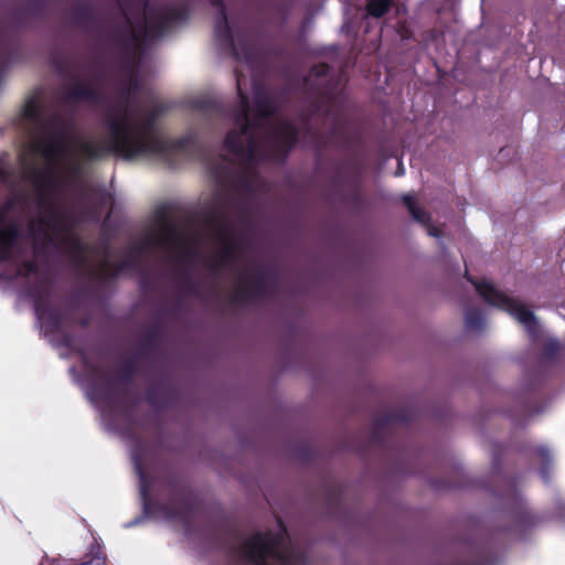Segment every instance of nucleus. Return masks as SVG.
I'll return each mask as SVG.
<instances>
[{
  "mask_svg": "<svg viewBox=\"0 0 565 565\" xmlns=\"http://www.w3.org/2000/svg\"><path fill=\"white\" fill-rule=\"evenodd\" d=\"M341 201L356 212L361 211L364 206V195L359 185L353 186L349 193L342 194Z\"/></svg>",
  "mask_w": 565,
  "mask_h": 565,
  "instance_id": "nucleus-27",
  "label": "nucleus"
},
{
  "mask_svg": "<svg viewBox=\"0 0 565 565\" xmlns=\"http://www.w3.org/2000/svg\"><path fill=\"white\" fill-rule=\"evenodd\" d=\"M138 92L139 89L135 90L134 86L130 84V78H128V84L120 90V102L116 107H111L108 110H115V113L120 116L125 113V106L128 108V98Z\"/></svg>",
  "mask_w": 565,
  "mask_h": 565,
  "instance_id": "nucleus-33",
  "label": "nucleus"
},
{
  "mask_svg": "<svg viewBox=\"0 0 565 565\" xmlns=\"http://www.w3.org/2000/svg\"><path fill=\"white\" fill-rule=\"evenodd\" d=\"M415 418V413L409 407H401L387 412L377 417L371 429V440L375 444H384L386 435L395 424H408Z\"/></svg>",
  "mask_w": 565,
  "mask_h": 565,
  "instance_id": "nucleus-13",
  "label": "nucleus"
},
{
  "mask_svg": "<svg viewBox=\"0 0 565 565\" xmlns=\"http://www.w3.org/2000/svg\"><path fill=\"white\" fill-rule=\"evenodd\" d=\"M73 22L83 30L92 29L97 22L94 8L88 2L77 3L72 10Z\"/></svg>",
  "mask_w": 565,
  "mask_h": 565,
  "instance_id": "nucleus-18",
  "label": "nucleus"
},
{
  "mask_svg": "<svg viewBox=\"0 0 565 565\" xmlns=\"http://www.w3.org/2000/svg\"><path fill=\"white\" fill-rule=\"evenodd\" d=\"M103 204V200H100L98 203L96 204H93L92 206L88 207V214L95 218V220H98L99 216H100V206Z\"/></svg>",
  "mask_w": 565,
  "mask_h": 565,
  "instance_id": "nucleus-42",
  "label": "nucleus"
},
{
  "mask_svg": "<svg viewBox=\"0 0 565 565\" xmlns=\"http://www.w3.org/2000/svg\"><path fill=\"white\" fill-rule=\"evenodd\" d=\"M214 38L218 45L228 51L235 60L249 61L253 55V46L246 36L238 35L235 42L227 17L216 18L214 22Z\"/></svg>",
  "mask_w": 565,
  "mask_h": 565,
  "instance_id": "nucleus-11",
  "label": "nucleus"
},
{
  "mask_svg": "<svg viewBox=\"0 0 565 565\" xmlns=\"http://www.w3.org/2000/svg\"><path fill=\"white\" fill-rule=\"evenodd\" d=\"M13 206V201L10 200L8 201L2 207H0V222H3L4 221V217H6V214L7 212L12 209Z\"/></svg>",
  "mask_w": 565,
  "mask_h": 565,
  "instance_id": "nucleus-46",
  "label": "nucleus"
},
{
  "mask_svg": "<svg viewBox=\"0 0 565 565\" xmlns=\"http://www.w3.org/2000/svg\"><path fill=\"white\" fill-rule=\"evenodd\" d=\"M236 183H237V186L241 189H248L250 185L249 179L243 173H239L236 177Z\"/></svg>",
  "mask_w": 565,
  "mask_h": 565,
  "instance_id": "nucleus-43",
  "label": "nucleus"
},
{
  "mask_svg": "<svg viewBox=\"0 0 565 565\" xmlns=\"http://www.w3.org/2000/svg\"><path fill=\"white\" fill-rule=\"evenodd\" d=\"M255 277L249 280L244 275L238 277L235 291L230 298L234 305H249L262 300L269 295V280L271 274L263 267L254 269Z\"/></svg>",
  "mask_w": 565,
  "mask_h": 565,
  "instance_id": "nucleus-10",
  "label": "nucleus"
},
{
  "mask_svg": "<svg viewBox=\"0 0 565 565\" xmlns=\"http://www.w3.org/2000/svg\"><path fill=\"white\" fill-rule=\"evenodd\" d=\"M403 203L407 207L412 217L422 224H427L430 221V216L417 205L415 198L412 194L403 195Z\"/></svg>",
  "mask_w": 565,
  "mask_h": 565,
  "instance_id": "nucleus-24",
  "label": "nucleus"
},
{
  "mask_svg": "<svg viewBox=\"0 0 565 565\" xmlns=\"http://www.w3.org/2000/svg\"><path fill=\"white\" fill-rule=\"evenodd\" d=\"M127 34L116 32L111 35L110 39L118 46H121L125 50V53H136V45L140 42L141 38L143 36V30L141 25H139V28L136 29L129 19H127Z\"/></svg>",
  "mask_w": 565,
  "mask_h": 565,
  "instance_id": "nucleus-17",
  "label": "nucleus"
},
{
  "mask_svg": "<svg viewBox=\"0 0 565 565\" xmlns=\"http://www.w3.org/2000/svg\"><path fill=\"white\" fill-rule=\"evenodd\" d=\"M39 271V265L35 260H23L17 268V276L28 278Z\"/></svg>",
  "mask_w": 565,
  "mask_h": 565,
  "instance_id": "nucleus-37",
  "label": "nucleus"
},
{
  "mask_svg": "<svg viewBox=\"0 0 565 565\" xmlns=\"http://www.w3.org/2000/svg\"><path fill=\"white\" fill-rule=\"evenodd\" d=\"M41 138L68 145L71 141V134L68 131V125L64 126L62 128L45 132V134L41 135Z\"/></svg>",
  "mask_w": 565,
  "mask_h": 565,
  "instance_id": "nucleus-36",
  "label": "nucleus"
},
{
  "mask_svg": "<svg viewBox=\"0 0 565 565\" xmlns=\"http://www.w3.org/2000/svg\"><path fill=\"white\" fill-rule=\"evenodd\" d=\"M465 326L467 330L479 331L484 327V318L479 308L471 307L465 311Z\"/></svg>",
  "mask_w": 565,
  "mask_h": 565,
  "instance_id": "nucleus-25",
  "label": "nucleus"
},
{
  "mask_svg": "<svg viewBox=\"0 0 565 565\" xmlns=\"http://www.w3.org/2000/svg\"><path fill=\"white\" fill-rule=\"evenodd\" d=\"M254 105L256 110L255 119L260 124L263 120L273 117L277 111L274 99L264 92L255 94Z\"/></svg>",
  "mask_w": 565,
  "mask_h": 565,
  "instance_id": "nucleus-19",
  "label": "nucleus"
},
{
  "mask_svg": "<svg viewBox=\"0 0 565 565\" xmlns=\"http://www.w3.org/2000/svg\"><path fill=\"white\" fill-rule=\"evenodd\" d=\"M34 299V310L39 320L44 321L46 333H61L64 324L62 311L54 308L49 302V291L41 287H35L32 291Z\"/></svg>",
  "mask_w": 565,
  "mask_h": 565,
  "instance_id": "nucleus-12",
  "label": "nucleus"
},
{
  "mask_svg": "<svg viewBox=\"0 0 565 565\" xmlns=\"http://www.w3.org/2000/svg\"><path fill=\"white\" fill-rule=\"evenodd\" d=\"M89 317H84V318H81L78 320V324L82 327V328H86L88 324H89Z\"/></svg>",
  "mask_w": 565,
  "mask_h": 565,
  "instance_id": "nucleus-49",
  "label": "nucleus"
},
{
  "mask_svg": "<svg viewBox=\"0 0 565 565\" xmlns=\"http://www.w3.org/2000/svg\"><path fill=\"white\" fill-rule=\"evenodd\" d=\"M428 234L434 237H439L441 235V231L435 226L428 228Z\"/></svg>",
  "mask_w": 565,
  "mask_h": 565,
  "instance_id": "nucleus-48",
  "label": "nucleus"
},
{
  "mask_svg": "<svg viewBox=\"0 0 565 565\" xmlns=\"http://www.w3.org/2000/svg\"><path fill=\"white\" fill-rule=\"evenodd\" d=\"M204 223L215 233L222 245L217 257L207 263L211 274L217 278L223 268H228L242 260V245L234 237L232 224L223 209L216 207L210 211L204 217Z\"/></svg>",
  "mask_w": 565,
  "mask_h": 565,
  "instance_id": "nucleus-4",
  "label": "nucleus"
},
{
  "mask_svg": "<svg viewBox=\"0 0 565 565\" xmlns=\"http://www.w3.org/2000/svg\"><path fill=\"white\" fill-rule=\"evenodd\" d=\"M39 147L42 150L43 157L51 161L63 158L68 150V145L57 141H51L40 138L38 141Z\"/></svg>",
  "mask_w": 565,
  "mask_h": 565,
  "instance_id": "nucleus-20",
  "label": "nucleus"
},
{
  "mask_svg": "<svg viewBox=\"0 0 565 565\" xmlns=\"http://www.w3.org/2000/svg\"><path fill=\"white\" fill-rule=\"evenodd\" d=\"M210 1H211L212 7L217 9L216 18L227 17L224 0H210Z\"/></svg>",
  "mask_w": 565,
  "mask_h": 565,
  "instance_id": "nucleus-41",
  "label": "nucleus"
},
{
  "mask_svg": "<svg viewBox=\"0 0 565 565\" xmlns=\"http://www.w3.org/2000/svg\"><path fill=\"white\" fill-rule=\"evenodd\" d=\"M22 116L36 126H44V109L35 97H31L25 102L22 108Z\"/></svg>",
  "mask_w": 565,
  "mask_h": 565,
  "instance_id": "nucleus-21",
  "label": "nucleus"
},
{
  "mask_svg": "<svg viewBox=\"0 0 565 565\" xmlns=\"http://www.w3.org/2000/svg\"><path fill=\"white\" fill-rule=\"evenodd\" d=\"M330 70L331 68L328 63H319L312 66L311 74L315 75L316 77H324L329 75Z\"/></svg>",
  "mask_w": 565,
  "mask_h": 565,
  "instance_id": "nucleus-40",
  "label": "nucleus"
},
{
  "mask_svg": "<svg viewBox=\"0 0 565 565\" xmlns=\"http://www.w3.org/2000/svg\"><path fill=\"white\" fill-rule=\"evenodd\" d=\"M179 242L180 237L175 225L166 221L162 224L161 232L146 238L139 246L134 247L130 250L129 257L127 259L117 263H110L107 259L104 260L100 267L93 273L94 278L98 281L113 280L117 278L124 270L135 268L137 266L139 256L149 246L168 248L172 244Z\"/></svg>",
  "mask_w": 565,
  "mask_h": 565,
  "instance_id": "nucleus-7",
  "label": "nucleus"
},
{
  "mask_svg": "<svg viewBox=\"0 0 565 565\" xmlns=\"http://www.w3.org/2000/svg\"><path fill=\"white\" fill-rule=\"evenodd\" d=\"M145 398L147 403L154 408H166L168 406L167 392L159 385H151L148 387Z\"/></svg>",
  "mask_w": 565,
  "mask_h": 565,
  "instance_id": "nucleus-22",
  "label": "nucleus"
},
{
  "mask_svg": "<svg viewBox=\"0 0 565 565\" xmlns=\"http://www.w3.org/2000/svg\"><path fill=\"white\" fill-rule=\"evenodd\" d=\"M63 244L78 257L79 262L84 263V254L86 246L77 235H67L63 238Z\"/></svg>",
  "mask_w": 565,
  "mask_h": 565,
  "instance_id": "nucleus-31",
  "label": "nucleus"
},
{
  "mask_svg": "<svg viewBox=\"0 0 565 565\" xmlns=\"http://www.w3.org/2000/svg\"><path fill=\"white\" fill-rule=\"evenodd\" d=\"M135 469L139 478V492L143 512L147 515L161 514L169 521H179L189 527L192 523L196 502L191 489L177 476L166 479L170 497L161 502L151 498L152 481L139 455L134 456Z\"/></svg>",
  "mask_w": 565,
  "mask_h": 565,
  "instance_id": "nucleus-3",
  "label": "nucleus"
},
{
  "mask_svg": "<svg viewBox=\"0 0 565 565\" xmlns=\"http://www.w3.org/2000/svg\"><path fill=\"white\" fill-rule=\"evenodd\" d=\"M159 337L160 330L158 327L148 329L141 338L138 355H146L152 352L156 348Z\"/></svg>",
  "mask_w": 565,
  "mask_h": 565,
  "instance_id": "nucleus-26",
  "label": "nucleus"
},
{
  "mask_svg": "<svg viewBox=\"0 0 565 565\" xmlns=\"http://www.w3.org/2000/svg\"><path fill=\"white\" fill-rule=\"evenodd\" d=\"M234 124L238 128L226 134L224 146L246 169L258 162H284L299 140L300 129L288 120L270 127L263 140L256 137L262 124L255 118Z\"/></svg>",
  "mask_w": 565,
  "mask_h": 565,
  "instance_id": "nucleus-2",
  "label": "nucleus"
},
{
  "mask_svg": "<svg viewBox=\"0 0 565 565\" xmlns=\"http://www.w3.org/2000/svg\"><path fill=\"white\" fill-rule=\"evenodd\" d=\"M67 126V122L58 115L44 116V126H38L41 135Z\"/></svg>",
  "mask_w": 565,
  "mask_h": 565,
  "instance_id": "nucleus-35",
  "label": "nucleus"
},
{
  "mask_svg": "<svg viewBox=\"0 0 565 565\" xmlns=\"http://www.w3.org/2000/svg\"><path fill=\"white\" fill-rule=\"evenodd\" d=\"M32 182L41 191L38 204L44 210L45 214L39 218L36 225L32 224L31 232L36 239L41 238L47 244H52L54 242V233H56L57 230L68 231L65 226L66 216L43 194L44 191L52 190L54 186V181L51 175L33 169Z\"/></svg>",
  "mask_w": 565,
  "mask_h": 565,
  "instance_id": "nucleus-6",
  "label": "nucleus"
},
{
  "mask_svg": "<svg viewBox=\"0 0 565 565\" xmlns=\"http://www.w3.org/2000/svg\"><path fill=\"white\" fill-rule=\"evenodd\" d=\"M195 255L196 254L193 249L186 248L181 255V260L184 263H190L192 262Z\"/></svg>",
  "mask_w": 565,
  "mask_h": 565,
  "instance_id": "nucleus-45",
  "label": "nucleus"
},
{
  "mask_svg": "<svg viewBox=\"0 0 565 565\" xmlns=\"http://www.w3.org/2000/svg\"><path fill=\"white\" fill-rule=\"evenodd\" d=\"M56 68L61 74H66V66L62 62H56Z\"/></svg>",
  "mask_w": 565,
  "mask_h": 565,
  "instance_id": "nucleus-50",
  "label": "nucleus"
},
{
  "mask_svg": "<svg viewBox=\"0 0 565 565\" xmlns=\"http://www.w3.org/2000/svg\"><path fill=\"white\" fill-rule=\"evenodd\" d=\"M499 463V458L497 455L493 456V465L497 466Z\"/></svg>",
  "mask_w": 565,
  "mask_h": 565,
  "instance_id": "nucleus-51",
  "label": "nucleus"
},
{
  "mask_svg": "<svg viewBox=\"0 0 565 565\" xmlns=\"http://www.w3.org/2000/svg\"><path fill=\"white\" fill-rule=\"evenodd\" d=\"M189 11L185 7L151 8L146 11L145 23L141 24L145 40L162 36L175 22L188 20Z\"/></svg>",
  "mask_w": 565,
  "mask_h": 565,
  "instance_id": "nucleus-9",
  "label": "nucleus"
},
{
  "mask_svg": "<svg viewBox=\"0 0 565 565\" xmlns=\"http://www.w3.org/2000/svg\"><path fill=\"white\" fill-rule=\"evenodd\" d=\"M100 99L99 92L93 87L90 84H87L78 78H75L74 84L71 88L65 93L66 102H98Z\"/></svg>",
  "mask_w": 565,
  "mask_h": 565,
  "instance_id": "nucleus-15",
  "label": "nucleus"
},
{
  "mask_svg": "<svg viewBox=\"0 0 565 565\" xmlns=\"http://www.w3.org/2000/svg\"><path fill=\"white\" fill-rule=\"evenodd\" d=\"M196 107L204 111L220 113L221 106L217 102L212 99H200L195 103Z\"/></svg>",
  "mask_w": 565,
  "mask_h": 565,
  "instance_id": "nucleus-39",
  "label": "nucleus"
},
{
  "mask_svg": "<svg viewBox=\"0 0 565 565\" xmlns=\"http://www.w3.org/2000/svg\"><path fill=\"white\" fill-rule=\"evenodd\" d=\"M535 456L541 460L540 475L544 481H548V467L552 463V456L546 446H539L534 450Z\"/></svg>",
  "mask_w": 565,
  "mask_h": 565,
  "instance_id": "nucleus-32",
  "label": "nucleus"
},
{
  "mask_svg": "<svg viewBox=\"0 0 565 565\" xmlns=\"http://www.w3.org/2000/svg\"><path fill=\"white\" fill-rule=\"evenodd\" d=\"M392 7V0H369L366 11L373 18L384 17Z\"/></svg>",
  "mask_w": 565,
  "mask_h": 565,
  "instance_id": "nucleus-28",
  "label": "nucleus"
},
{
  "mask_svg": "<svg viewBox=\"0 0 565 565\" xmlns=\"http://www.w3.org/2000/svg\"><path fill=\"white\" fill-rule=\"evenodd\" d=\"M212 173L217 182H220L221 184H226L228 183L234 172L228 166L224 164L223 162H215L212 164Z\"/></svg>",
  "mask_w": 565,
  "mask_h": 565,
  "instance_id": "nucleus-34",
  "label": "nucleus"
},
{
  "mask_svg": "<svg viewBox=\"0 0 565 565\" xmlns=\"http://www.w3.org/2000/svg\"><path fill=\"white\" fill-rule=\"evenodd\" d=\"M62 344L66 348H70L72 344V335L68 333H63Z\"/></svg>",
  "mask_w": 565,
  "mask_h": 565,
  "instance_id": "nucleus-47",
  "label": "nucleus"
},
{
  "mask_svg": "<svg viewBox=\"0 0 565 565\" xmlns=\"http://www.w3.org/2000/svg\"><path fill=\"white\" fill-rule=\"evenodd\" d=\"M162 110L161 106L152 107L139 124L131 122L126 106L125 113L120 116L115 110H108L104 119L108 132L107 142H81V156L90 161L102 160L109 154L126 160L147 156H158L168 160L175 153L186 152L192 143L190 137L167 139L160 135L158 119Z\"/></svg>",
  "mask_w": 565,
  "mask_h": 565,
  "instance_id": "nucleus-1",
  "label": "nucleus"
},
{
  "mask_svg": "<svg viewBox=\"0 0 565 565\" xmlns=\"http://www.w3.org/2000/svg\"><path fill=\"white\" fill-rule=\"evenodd\" d=\"M89 371L94 376L89 380V398L93 402H103L113 408L121 404L116 384H130L137 374L138 362L136 356L125 359L114 379L108 377L98 365H89Z\"/></svg>",
  "mask_w": 565,
  "mask_h": 565,
  "instance_id": "nucleus-5",
  "label": "nucleus"
},
{
  "mask_svg": "<svg viewBox=\"0 0 565 565\" xmlns=\"http://www.w3.org/2000/svg\"><path fill=\"white\" fill-rule=\"evenodd\" d=\"M127 54V61L124 64V71L128 78H130V84L134 86V89H140L141 83L138 77L137 66L135 62V53H126Z\"/></svg>",
  "mask_w": 565,
  "mask_h": 565,
  "instance_id": "nucleus-29",
  "label": "nucleus"
},
{
  "mask_svg": "<svg viewBox=\"0 0 565 565\" xmlns=\"http://www.w3.org/2000/svg\"><path fill=\"white\" fill-rule=\"evenodd\" d=\"M467 279L475 286L480 297H482L489 305L509 312L525 327L529 333L533 334L536 332L537 323L535 316L525 306L498 290L492 284L486 280H473L468 276Z\"/></svg>",
  "mask_w": 565,
  "mask_h": 565,
  "instance_id": "nucleus-8",
  "label": "nucleus"
},
{
  "mask_svg": "<svg viewBox=\"0 0 565 565\" xmlns=\"http://www.w3.org/2000/svg\"><path fill=\"white\" fill-rule=\"evenodd\" d=\"M238 97L239 102L236 107L233 109V120L234 122H241L249 119L250 114V104L248 96L241 89L237 84Z\"/></svg>",
  "mask_w": 565,
  "mask_h": 565,
  "instance_id": "nucleus-23",
  "label": "nucleus"
},
{
  "mask_svg": "<svg viewBox=\"0 0 565 565\" xmlns=\"http://www.w3.org/2000/svg\"><path fill=\"white\" fill-rule=\"evenodd\" d=\"M180 288L182 291L199 297L200 296V285L198 281L194 280L192 275L184 270L180 273Z\"/></svg>",
  "mask_w": 565,
  "mask_h": 565,
  "instance_id": "nucleus-30",
  "label": "nucleus"
},
{
  "mask_svg": "<svg viewBox=\"0 0 565 565\" xmlns=\"http://www.w3.org/2000/svg\"><path fill=\"white\" fill-rule=\"evenodd\" d=\"M20 232L15 224H8L0 227V263L12 259V250L17 244Z\"/></svg>",
  "mask_w": 565,
  "mask_h": 565,
  "instance_id": "nucleus-16",
  "label": "nucleus"
},
{
  "mask_svg": "<svg viewBox=\"0 0 565 565\" xmlns=\"http://www.w3.org/2000/svg\"><path fill=\"white\" fill-rule=\"evenodd\" d=\"M334 99L335 96L331 89L320 92L310 104L308 110L303 111L301 115L305 125L308 126L309 121L316 116H329Z\"/></svg>",
  "mask_w": 565,
  "mask_h": 565,
  "instance_id": "nucleus-14",
  "label": "nucleus"
},
{
  "mask_svg": "<svg viewBox=\"0 0 565 565\" xmlns=\"http://www.w3.org/2000/svg\"><path fill=\"white\" fill-rule=\"evenodd\" d=\"M12 175L13 172L11 167L6 161L0 159V185L10 184Z\"/></svg>",
  "mask_w": 565,
  "mask_h": 565,
  "instance_id": "nucleus-38",
  "label": "nucleus"
},
{
  "mask_svg": "<svg viewBox=\"0 0 565 565\" xmlns=\"http://www.w3.org/2000/svg\"><path fill=\"white\" fill-rule=\"evenodd\" d=\"M558 350V344L556 342H551L545 347V354L547 356H554L557 354Z\"/></svg>",
  "mask_w": 565,
  "mask_h": 565,
  "instance_id": "nucleus-44",
  "label": "nucleus"
}]
</instances>
